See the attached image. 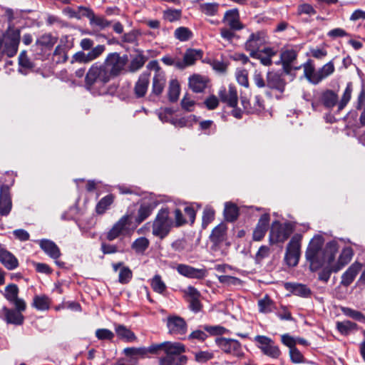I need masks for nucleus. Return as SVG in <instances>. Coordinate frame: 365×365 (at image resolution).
<instances>
[{"instance_id":"0eeeda50","label":"nucleus","mask_w":365,"mask_h":365,"mask_svg":"<svg viewBox=\"0 0 365 365\" xmlns=\"http://www.w3.org/2000/svg\"><path fill=\"white\" fill-rule=\"evenodd\" d=\"M254 341L257 343V346L265 356L272 359H278L281 355L279 346L274 344L271 338L263 335H257L254 338Z\"/></svg>"},{"instance_id":"473e14b6","label":"nucleus","mask_w":365,"mask_h":365,"mask_svg":"<svg viewBox=\"0 0 365 365\" xmlns=\"http://www.w3.org/2000/svg\"><path fill=\"white\" fill-rule=\"evenodd\" d=\"M164 351L166 356H181L182 353L185 352V346L179 342L165 341Z\"/></svg>"},{"instance_id":"5fc2aeb1","label":"nucleus","mask_w":365,"mask_h":365,"mask_svg":"<svg viewBox=\"0 0 365 365\" xmlns=\"http://www.w3.org/2000/svg\"><path fill=\"white\" fill-rule=\"evenodd\" d=\"M96 336L100 340H109L113 339L114 333L108 329H98L96 331Z\"/></svg>"},{"instance_id":"f8f14e48","label":"nucleus","mask_w":365,"mask_h":365,"mask_svg":"<svg viewBox=\"0 0 365 365\" xmlns=\"http://www.w3.org/2000/svg\"><path fill=\"white\" fill-rule=\"evenodd\" d=\"M266 43V36L264 32L258 31L250 34L245 43V49L250 53V56L255 55L261 51L259 48Z\"/></svg>"},{"instance_id":"412c9836","label":"nucleus","mask_w":365,"mask_h":365,"mask_svg":"<svg viewBox=\"0 0 365 365\" xmlns=\"http://www.w3.org/2000/svg\"><path fill=\"white\" fill-rule=\"evenodd\" d=\"M202 56V52L201 50L196 49H187L186 50L183 60L180 61L177 64V68L179 69H183L187 66L193 65L197 59L201 58Z\"/></svg>"},{"instance_id":"338daca9","label":"nucleus","mask_w":365,"mask_h":365,"mask_svg":"<svg viewBox=\"0 0 365 365\" xmlns=\"http://www.w3.org/2000/svg\"><path fill=\"white\" fill-rule=\"evenodd\" d=\"M343 312L345 315L357 320H362L364 319L363 314L356 310L351 309L350 308H344Z\"/></svg>"},{"instance_id":"4468645a","label":"nucleus","mask_w":365,"mask_h":365,"mask_svg":"<svg viewBox=\"0 0 365 365\" xmlns=\"http://www.w3.org/2000/svg\"><path fill=\"white\" fill-rule=\"evenodd\" d=\"M19 287L15 284H9L5 287L4 296L11 303L14 304L15 308L20 311H25L26 302L24 299L18 297Z\"/></svg>"},{"instance_id":"b1692460","label":"nucleus","mask_w":365,"mask_h":365,"mask_svg":"<svg viewBox=\"0 0 365 365\" xmlns=\"http://www.w3.org/2000/svg\"><path fill=\"white\" fill-rule=\"evenodd\" d=\"M0 262L9 270L15 269L19 266L17 258L3 247H0Z\"/></svg>"},{"instance_id":"72a5a7b5","label":"nucleus","mask_w":365,"mask_h":365,"mask_svg":"<svg viewBox=\"0 0 365 365\" xmlns=\"http://www.w3.org/2000/svg\"><path fill=\"white\" fill-rule=\"evenodd\" d=\"M166 83L165 74H154L152 83V94L160 96L165 88Z\"/></svg>"},{"instance_id":"f3484780","label":"nucleus","mask_w":365,"mask_h":365,"mask_svg":"<svg viewBox=\"0 0 365 365\" xmlns=\"http://www.w3.org/2000/svg\"><path fill=\"white\" fill-rule=\"evenodd\" d=\"M353 255L354 252L351 247H347L343 249L339 255L337 262L335 264L331 262L330 264H327L330 269V272H337L341 269L351 260Z\"/></svg>"},{"instance_id":"ddd939ff","label":"nucleus","mask_w":365,"mask_h":365,"mask_svg":"<svg viewBox=\"0 0 365 365\" xmlns=\"http://www.w3.org/2000/svg\"><path fill=\"white\" fill-rule=\"evenodd\" d=\"M130 224V217L128 215L122 216L110 228L106 234V238L113 241L120 235L124 234Z\"/></svg>"},{"instance_id":"f704fd0d","label":"nucleus","mask_w":365,"mask_h":365,"mask_svg":"<svg viewBox=\"0 0 365 365\" xmlns=\"http://www.w3.org/2000/svg\"><path fill=\"white\" fill-rule=\"evenodd\" d=\"M286 287L292 292L293 294L299 297H309L312 294L310 289L302 284L287 283Z\"/></svg>"},{"instance_id":"39448f33","label":"nucleus","mask_w":365,"mask_h":365,"mask_svg":"<svg viewBox=\"0 0 365 365\" xmlns=\"http://www.w3.org/2000/svg\"><path fill=\"white\" fill-rule=\"evenodd\" d=\"M20 41V31L9 29L4 36L1 53L8 57H13L18 51Z\"/></svg>"},{"instance_id":"e433bc0d","label":"nucleus","mask_w":365,"mask_h":365,"mask_svg":"<svg viewBox=\"0 0 365 365\" xmlns=\"http://www.w3.org/2000/svg\"><path fill=\"white\" fill-rule=\"evenodd\" d=\"M259 312L263 314H267L273 312L275 309L274 302L267 295L258 301Z\"/></svg>"},{"instance_id":"680f3d73","label":"nucleus","mask_w":365,"mask_h":365,"mask_svg":"<svg viewBox=\"0 0 365 365\" xmlns=\"http://www.w3.org/2000/svg\"><path fill=\"white\" fill-rule=\"evenodd\" d=\"M289 356L291 361L294 364H299L304 362L303 355L296 347L289 349Z\"/></svg>"},{"instance_id":"f257e3e1","label":"nucleus","mask_w":365,"mask_h":365,"mask_svg":"<svg viewBox=\"0 0 365 365\" xmlns=\"http://www.w3.org/2000/svg\"><path fill=\"white\" fill-rule=\"evenodd\" d=\"M324 240L321 236L314 237L309 242L306 251L307 259L310 262V268L317 270L325 264H330L334 262L335 255L338 251L336 242L327 243L324 250H322Z\"/></svg>"},{"instance_id":"2eb2a0df","label":"nucleus","mask_w":365,"mask_h":365,"mask_svg":"<svg viewBox=\"0 0 365 365\" xmlns=\"http://www.w3.org/2000/svg\"><path fill=\"white\" fill-rule=\"evenodd\" d=\"M166 325L171 334L182 335L186 333L187 324L184 319L179 316H168L166 319Z\"/></svg>"},{"instance_id":"3c124183","label":"nucleus","mask_w":365,"mask_h":365,"mask_svg":"<svg viewBox=\"0 0 365 365\" xmlns=\"http://www.w3.org/2000/svg\"><path fill=\"white\" fill-rule=\"evenodd\" d=\"M152 213V207L148 205H143L140 207L138 211V216L136 217V222L141 223L143 221L146 220Z\"/></svg>"},{"instance_id":"4be33fe9","label":"nucleus","mask_w":365,"mask_h":365,"mask_svg":"<svg viewBox=\"0 0 365 365\" xmlns=\"http://www.w3.org/2000/svg\"><path fill=\"white\" fill-rule=\"evenodd\" d=\"M361 269L362 264L358 262H354L342 274L341 284L346 287L350 285Z\"/></svg>"},{"instance_id":"c85d7f7f","label":"nucleus","mask_w":365,"mask_h":365,"mask_svg":"<svg viewBox=\"0 0 365 365\" xmlns=\"http://www.w3.org/2000/svg\"><path fill=\"white\" fill-rule=\"evenodd\" d=\"M114 329L117 336L122 341L132 342L137 339L135 334L123 324H114Z\"/></svg>"},{"instance_id":"69168bd1","label":"nucleus","mask_w":365,"mask_h":365,"mask_svg":"<svg viewBox=\"0 0 365 365\" xmlns=\"http://www.w3.org/2000/svg\"><path fill=\"white\" fill-rule=\"evenodd\" d=\"M124 353L127 356H144L147 354V350L145 348H126L124 349Z\"/></svg>"},{"instance_id":"a878e982","label":"nucleus","mask_w":365,"mask_h":365,"mask_svg":"<svg viewBox=\"0 0 365 365\" xmlns=\"http://www.w3.org/2000/svg\"><path fill=\"white\" fill-rule=\"evenodd\" d=\"M269 222V214L262 215L253 232V240L260 241L265 235Z\"/></svg>"},{"instance_id":"6e6552de","label":"nucleus","mask_w":365,"mask_h":365,"mask_svg":"<svg viewBox=\"0 0 365 365\" xmlns=\"http://www.w3.org/2000/svg\"><path fill=\"white\" fill-rule=\"evenodd\" d=\"M128 61L126 55L120 56L115 52L111 53L107 56L104 66L111 76H115L124 69Z\"/></svg>"},{"instance_id":"aec40b11","label":"nucleus","mask_w":365,"mask_h":365,"mask_svg":"<svg viewBox=\"0 0 365 365\" xmlns=\"http://www.w3.org/2000/svg\"><path fill=\"white\" fill-rule=\"evenodd\" d=\"M297 57V53L294 49H287L281 53L280 59L286 73H289L292 69L298 70L301 68L302 66H293L292 65Z\"/></svg>"},{"instance_id":"bb28decb","label":"nucleus","mask_w":365,"mask_h":365,"mask_svg":"<svg viewBox=\"0 0 365 365\" xmlns=\"http://www.w3.org/2000/svg\"><path fill=\"white\" fill-rule=\"evenodd\" d=\"M207 78L205 76L194 74L189 78V87L195 93L202 92L207 86Z\"/></svg>"},{"instance_id":"4c0bfd02","label":"nucleus","mask_w":365,"mask_h":365,"mask_svg":"<svg viewBox=\"0 0 365 365\" xmlns=\"http://www.w3.org/2000/svg\"><path fill=\"white\" fill-rule=\"evenodd\" d=\"M334 70V66L331 61H329V63L324 65L320 69L317 71V78H314L315 81H317V84L331 75Z\"/></svg>"},{"instance_id":"de8ad7c7","label":"nucleus","mask_w":365,"mask_h":365,"mask_svg":"<svg viewBox=\"0 0 365 365\" xmlns=\"http://www.w3.org/2000/svg\"><path fill=\"white\" fill-rule=\"evenodd\" d=\"M356 324L354 322H351L350 321H343V322H338L336 323V328L338 331L344 334L347 335L351 331L354 330L356 329Z\"/></svg>"},{"instance_id":"49530a36","label":"nucleus","mask_w":365,"mask_h":365,"mask_svg":"<svg viewBox=\"0 0 365 365\" xmlns=\"http://www.w3.org/2000/svg\"><path fill=\"white\" fill-rule=\"evenodd\" d=\"M200 10L205 15L215 16L219 10V4L215 2L203 3L200 5Z\"/></svg>"},{"instance_id":"09e8293b","label":"nucleus","mask_w":365,"mask_h":365,"mask_svg":"<svg viewBox=\"0 0 365 365\" xmlns=\"http://www.w3.org/2000/svg\"><path fill=\"white\" fill-rule=\"evenodd\" d=\"M57 41V38L53 37L50 34H45L40 36L37 41L36 44L44 47H52Z\"/></svg>"},{"instance_id":"052dcab7","label":"nucleus","mask_w":365,"mask_h":365,"mask_svg":"<svg viewBox=\"0 0 365 365\" xmlns=\"http://www.w3.org/2000/svg\"><path fill=\"white\" fill-rule=\"evenodd\" d=\"M213 356V354L209 351H198L195 354V360L199 363H205Z\"/></svg>"},{"instance_id":"9d476101","label":"nucleus","mask_w":365,"mask_h":365,"mask_svg":"<svg viewBox=\"0 0 365 365\" xmlns=\"http://www.w3.org/2000/svg\"><path fill=\"white\" fill-rule=\"evenodd\" d=\"M218 347L225 353L241 359L245 356L241 344L236 339L219 337L215 339Z\"/></svg>"},{"instance_id":"0e129e2a","label":"nucleus","mask_w":365,"mask_h":365,"mask_svg":"<svg viewBox=\"0 0 365 365\" xmlns=\"http://www.w3.org/2000/svg\"><path fill=\"white\" fill-rule=\"evenodd\" d=\"M145 63V58L142 55L137 56L131 62L130 68L132 71L140 69Z\"/></svg>"},{"instance_id":"603ef678","label":"nucleus","mask_w":365,"mask_h":365,"mask_svg":"<svg viewBox=\"0 0 365 365\" xmlns=\"http://www.w3.org/2000/svg\"><path fill=\"white\" fill-rule=\"evenodd\" d=\"M174 36L180 41H185L192 37V32L189 29L182 26L175 29Z\"/></svg>"},{"instance_id":"a19ab883","label":"nucleus","mask_w":365,"mask_h":365,"mask_svg":"<svg viewBox=\"0 0 365 365\" xmlns=\"http://www.w3.org/2000/svg\"><path fill=\"white\" fill-rule=\"evenodd\" d=\"M305 78L312 84L317 85L314 78H317V71H315L311 61H308L302 65Z\"/></svg>"},{"instance_id":"6ab92c4d","label":"nucleus","mask_w":365,"mask_h":365,"mask_svg":"<svg viewBox=\"0 0 365 365\" xmlns=\"http://www.w3.org/2000/svg\"><path fill=\"white\" fill-rule=\"evenodd\" d=\"M219 96L222 102L225 103L230 107H235L237 104V93L233 86H230L228 89L222 88L219 91Z\"/></svg>"},{"instance_id":"774afa93","label":"nucleus","mask_w":365,"mask_h":365,"mask_svg":"<svg viewBox=\"0 0 365 365\" xmlns=\"http://www.w3.org/2000/svg\"><path fill=\"white\" fill-rule=\"evenodd\" d=\"M281 340L285 346L289 348V349L294 348L297 344L295 339L287 334L282 335Z\"/></svg>"},{"instance_id":"c756f323","label":"nucleus","mask_w":365,"mask_h":365,"mask_svg":"<svg viewBox=\"0 0 365 365\" xmlns=\"http://www.w3.org/2000/svg\"><path fill=\"white\" fill-rule=\"evenodd\" d=\"M267 86L272 89L283 92L286 83L284 78L279 74L269 72L267 76Z\"/></svg>"},{"instance_id":"13d9d810","label":"nucleus","mask_w":365,"mask_h":365,"mask_svg":"<svg viewBox=\"0 0 365 365\" xmlns=\"http://www.w3.org/2000/svg\"><path fill=\"white\" fill-rule=\"evenodd\" d=\"M235 31L234 29L230 27H222L220 29V36L223 39L231 42L235 36Z\"/></svg>"},{"instance_id":"f03ea898","label":"nucleus","mask_w":365,"mask_h":365,"mask_svg":"<svg viewBox=\"0 0 365 365\" xmlns=\"http://www.w3.org/2000/svg\"><path fill=\"white\" fill-rule=\"evenodd\" d=\"M174 225L173 219L170 217L168 208H161L151 223L153 236L163 240L168 235Z\"/></svg>"},{"instance_id":"5701e85b","label":"nucleus","mask_w":365,"mask_h":365,"mask_svg":"<svg viewBox=\"0 0 365 365\" xmlns=\"http://www.w3.org/2000/svg\"><path fill=\"white\" fill-rule=\"evenodd\" d=\"M12 207L9 187L3 186L0 189V214L7 215Z\"/></svg>"},{"instance_id":"423d86ee","label":"nucleus","mask_w":365,"mask_h":365,"mask_svg":"<svg viewBox=\"0 0 365 365\" xmlns=\"http://www.w3.org/2000/svg\"><path fill=\"white\" fill-rule=\"evenodd\" d=\"M111 76L104 65L93 64L88 70L86 76V84L92 86L96 83H106Z\"/></svg>"},{"instance_id":"7c9ffc66","label":"nucleus","mask_w":365,"mask_h":365,"mask_svg":"<svg viewBox=\"0 0 365 365\" xmlns=\"http://www.w3.org/2000/svg\"><path fill=\"white\" fill-rule=\"evenodd\" d=\"M275 55L276 51L272 48L267 47L262 49L251 57L259 59L262 65L269 66L272 64V58Z\"/></svg>"},{"instance_id":"20e7f679","label":"nucleus","mask_w":365,"mask_h":365,"mask_svg":"<svg viewBox=\"0 0 365 365\" xmlns=\"http://www.w3.org/2000/svg\"><path fill=\"white\" fill-rule=\"evenodd\" d=\"M294 229V225L291 222L281 224L278 221L274 222L270 230L269 242L272 244L284 242L292 233Z\"/></svg>"},{"instance_id":"393cba45","label":"nucleus","mask_w":365,"mask_h":365,"mask_svg":"<svg viewBox=\"0 0 365 365\" xmlns=\"http://www.w3.org/2000/svg\"><path fill=\"white\" fill-rule=\"evenodd\" d=\"M2 311L5 317V321L8 324L15 325H21L23 324L24 320V317L21 314L23 311H20L16 308V309H9L6 307H4Z\"/></svg>"},{"instance_id":"7ed1b4c3","label":"nucleus","mask_w":365,"mask_h":365,"mask_svg":"<svg viewBox=\"0 0 365 365\" xmlns=\"http://www.w3.org/2000/svg\"><path fill=\"white\" fill-rule=\"evenodd\" d=\"M352 91L353 88L351 83H348L341 100L338 102V95L331 90H326L322 93V103L328 109H331L337 105L338 112H339L346 107L351 100Z\"/></svg>"},{"instance_id":"58836bf2","label":"nucleus","mask_w":365,"mask_h":365,"mask_svg":"<svg viewBox=\"0 0 365 365\" xmlns=\"http://www.w3.org/2000/svg\"><path fill=\"white\" fill-rule=\"evenodd\" d=\"M51 300L45 295L35 296L33 300L32 305L37 310L46 311L50 307Z\"/></svg>"},{"instance_id":"c9c22d12","label":"nucleus","mask_w":365,"mask_h":365,"mask_svg":"<svg viewBox=\"0 0 365 365\" xmlns=\"http://www.w3.org/2000/svg\"><path fill=\"white\" fill-rule=\"evenodd\" d=\"M226 230L227 227L225 224L218 225L212 232L210 235L211 240L215 244L223 242L225 239Z\"/></svg>"},{"instance_id":"bf43d9fd","label":"nucleus","mask_w":365,"mask_h":365,"mask_svg":"<svg viewBox=\"0 0 365 365\" xmlns=\"http://www.w3.org/2000/svg\"><path fill=\"white\" fill-rule=\"evenodd\" d=\"M217 278L220 283L227 284V285H230V284L236 285V284H240L241 282L240 279L235 277L228 276V275H220V276H218Z\"/></svg>"},{"instance_id":"a18cd8bd","label":"nucleus","mask_w":365,"mask_h":365,"mask_svg":"<svg viewBox=\"0 0 365 365\" xmlns=\"http://www.w3.org/2000/svg\"><path fill=\"white\" fill-rule=\"evenodd\" d=\"M224 215L227 221H234L238 216L237 207L231 202H226L225 205Z\"/></svg>"},{"instance_id":"dca6fc26","label":"nucleus","mask_w":365,"mask_h":365,"mask_svg":"<svg viewBox=\"0 0 365 365\" xmlns=\"http://www.w3.org/2000/svg\"><path fill=\"white\" fill-rule=\"evenodd\" d=\"M176 270L180 274L188 278L200 279H203L207 275L205 269H197L184 264H178L176 267Z\"/></svg>"},{"instance_id":"864d4df0","label":"nucleus","mask_w":365,"mask_h":365,"mask_svg":"<svg viewBox=\"0 0 365 365\" xmlns=\"http://www.w3.org/2000/svg\"><path fill=\"white\" fill-rule=\"evenodd\" d=\"M151 287L155 292L160 294L163 293L166 289L165 284L163 282L160 276L159 275H155L152 279Z\"/></svg>"},{"instance_id":"ea45409f","label":"nucleus","mask_w":365,"mask_h":365,"mask_svg":"<svg viewBox=\"0 0 365 365\" xmlns=\"http://www.w3.org/2000/svg\"><path fill=\"white\" fill-rule=\"evenodd\" d=\"M114 201V196L113 195H108L101 199L97 203L96 211L98 215H103L110 207Z\"/></svg>"},{"instance_id":"6e6d98bb","label":"nucleus","mask_w":365,"mask_h":365,"mask_svg":"<svg viewBox=\"0 0 365 365\" xmlns=\"http://www.w3.org/2000/svg\"><path fill=\"white\" fill-rule=\"evenodd\" d=\"M133 276L132 271L127 267H123L119 272L118 281L121 284H127Z\"/></svg>"},{"instance_id":"37998d69","label":"nucleus","mask_w":365,"mask_h":365,"mask_svg":"<svg viewBox=\"0 0 365 365\" xmlns=\"http://www.w3.org/2000/svg\"><path fill=\"white\" fill-rule=\"evenodd\" d=\"M180 83L176 79L170 80L168 87V98L172 102L176 101L180 95Z\"/></svg>"},{"instance_id":"1a4fd4ad","label":"nucleus","mask_w":365,"mask_h":365,"mask_svg":"<svg viewBox=\"0 0 365 365\" xmlns=\"http://www.w3.org/2000/svg\"><path fill=\"white\" fill-rule=\"evenodd\" d=\"M302 235H294L287 245L285 253V261L289 267H294L298 264L300 257Z\"/></svg>"},{"instance_id":"8fccbe9b","label":"nucleus","mask_w":365,"mask_h":365,"mask_svg":"<svg viewBox=\"0 0 365 365\" xmlns=\"http://www.w3.org/2000/svg\"><path fill=\"white\" fill-rule=\"evenodd\" d=\"M89 21L91 25L97 26L101 29L110 26V22L108 20L103 16H96L94 13L90 18Z\"/></svg>"},{"instance_id":"79ce46f5","label":"nucleus","mask_w":365,"mask_h":365,"mask_svg":"<svg viewBox=\"0 0 365 365\" xmlns=\"http://www.w3.org/2000/svg\"><path fill=\"white\" fill-rule=\"evenodd\" d=\"M150 241L148 239L144 237H140L136 239L131 245V248L137 254H143L145 251L148 248Z\"/></svg>"},{"instance_id":"2f4dec72","label":"nucleus","mask_w":365,"mask_h":365,"mask_svg":"<svg viewBox=\"0 0 365 365\" xmlns=\"http://www.w3.org/2000/svg\"><path fill=\"white\" fill-rule=\"evenodd\" d=\"M41 248L51 258L57 259L61 252L58 246L49 240H42L39 242Z\"/></svg>"},{"instance_id":"cd10ccee","label":"nucleus","mask_w":365,"mask_h":365,"mask_svg":"<svg viewBox=\"0 0 365 365\" xmlns=\"http://www.w3.org/2000/svg\"><path fill=\"white\" fill-rule=\"evenodd\" d=\"M150 83V74L148 73H143L137 81L134 91L138 98L143 97L147 93L148 88Z\"/></svg>"},{"instance_id":"9b49d317","label":"nucleus","mask_w":365,"mask_h":365,"mask_svg":"<svg viewBox=\"0 0 365 365\" xmlns=\"http://www.w3.org/2000/svg\"><path fill=\"white\" fill-rule=\"evenodd\" d=\"M104 45H98L93 48L88 53L78 51L72 56L71 63H88L98 58L105 51Z\"/></svg>"},{"instance_id":"e2e57ef3","label":"nucleus","mask_w":365,"mask_h":365,"mask_svg":"<svg viewBox=\"0 0 365 365\" xmlns=\"http://www.w3.org/2000/svg\"><path fill=\"white\" fill-rule=\"evenodd\" d=\"M180 15L181 12L176 9H168L164 13L165 19L170 22H173L179 19Z\"/></svg>"},{"instance_id":"4d7b16f0","label":"nucleus","mask_w":365,"mask_h":365,"mask_svg":"<svg viewBox=\"0 0 365 365\" xmlns=\"http://www.w3.org/2000/svg\"><path fill=\"white\" fill-rule=\"evenodd\" d=\"M236 79L239 84L248 88V73L246 70H239L236 72Z\"/></svg>"},{"instance_id":"a211bd4d","label":"nucleus","mask_w":365,"mask_h":365,"mask_svg":"<svg viewBox=\"0 0 365 365\" xmlns=\"http://www.w3.org/2000/svg\"><path fill=\"white\" fill-rule=\"evenodd\" d=\"M222 22L227 26L234 29V30H241L244 25L240 21L239 12L237 9L227 11L223 16Z\"/></svg>"},{"instance_id":"c03bdc74","label":"nucleus","mask_w":365,"mask_h":365,"mask_svg":"<svg viewBox=\"0 0 365 365\" xmlns=\"http://www.w3.org/2000/svg\"><path fill=\"white\" fill-rule=\"evenodd\" d=\"M187 361L185 356H165L160 360V365H183Z\"/></svg>"}]
</instances>
